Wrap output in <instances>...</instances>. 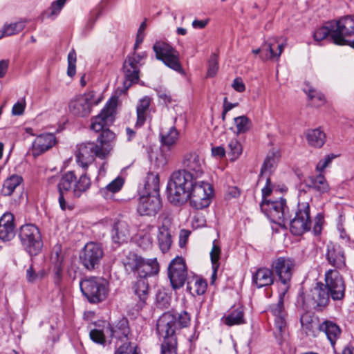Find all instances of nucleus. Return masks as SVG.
I'll use <instances>...</instances> for the list:
<instances>
[{
	"mask_svg": "<svg viewBox=\"0 0 354 354\" xmlns=\"http://www.w3.org/2000/svg\"><path fill=\"white\" fill-rule=\"evenodd\" d=\"M295 266V261L288 257H279L272 263L273 272L279 277V281L285 286L279 294L278 303L274 304L271 308L272 313L275 317L274 323L279 336H282L286 330V313L283 307V297L288 289V284L291 280Z\"/></svg>",
	"mask_w": 354,
	"mask_h": 354,
	"instance_id": "nucleus-1",
	"label": "nucleus"
},
{
	"mask_svg": "<svg viewBox=\"0 0 354 354\" xmlns=\"http://www.w3.org/2000/svg\"><path fill=\"white\" fill-rule=\"evenodd\" d=\"M115 134L110 130L100 133L95 142H83L77 145L75 151L76 162L79 166L86 169L95 160V157L106 158L113 148Z\"/></svg>",
	"mask_w": 354,
	"mask_h": 354,
	"instance_id": "nucleus-2",
	"label": "nucleus"
},
{
	"mask_svg": "<svg viewBox=\"0 0 354 354\" xmlns=\"http://www.w3.org/2000/svg\"><path fill=\"white\" fill-rule=\"evenodd\" d=\"M190 323V316L183 311L178 315L171 313H164L158 320L157 330L164 339L162 344V354H176L177 339L176 333L178 330L185 328Z\"/></svg>",
	"mask_w": 354,
	"mask_h": 354,
	"instance_id": "nucleus-3",
	"label": "nucleus"
},
{
	"mask_svg": "<svg viewBox=\"0 0 354 354\" xmlns=\"http://www.w3.org/2000/svg\"><path fill=\"white\" fill-rule=\"evenodd\" d=\"M91 181L86 174H82L77 180L73 171L65 173L58 183V189L59 192V203L62 210L66 209H72L69 205H66L64 197V192H68L75 198L80 197L91 187Z\"/></svg>",
	"mask_w": 354,
	"mask_h": 354,
	"instance_id": "nucleus-4",
	"label": "nucleus"
},
{
	"mask_svg": "<svg viewBox=\"0 0 354 354\" xmlns=\"http://www.w3.org/2000/svg\"><path fill=\"white\" fill-rule=\"evenodd\" d=\"M194 178L185 171H176L172 173L167 184V191L169 201L174 204L183 203L190 195Z\"/></svg>",
	"mask_w": 354,
	"mask_h": 354,
	"instance_id": "nucleus-5",
	"label": "nucleus"
},
{
	"mask_svg": "<svg viewBox=\"0 0 354 354\" xmlns=\"http://www.w3.org/2000/svg\"><path fill=\"white\" fill-rule=\"evenodd\" d=\"M124 266L127 271L136 272L140 278L157 274L160 270L157 258L145 259L135 253L127 256Z\"/></svg>",
	"mask_w": 354,
	"mask_h": 354,
	"instance_id": "nucleus-6",
	"label": "nucleus"
},
{
	"mask_svg": "<svg viewBox=\"0 0 354 354\" xmlns=\"http://www.w3.org/2000/svg\"><path fill=\"white\" fill-rule=\"evenodd\" d=\"M331 39L335 44L348 45L354 48V17L347 16L333 24Z\"/></svg>",
	"mask_w": 354,
	"mask_h": 354,
	"instance_id": "nucleus-7",
	"label": "nucleus"
},
{
	"mask_svg": "<svg viewBox=\"0 0 354 354\" xmlns=\"http://www.w3.org/2000/svg\"><path fill=\"white\" fill-rule=\"evenodd\" d=\"M80 289L91 303H99L108 295L107 283L105 280L97 277H89L80 281Z\"/></svg>",
	"mask_w": 354,
	"mask_h": 354,
	"instance_id": "nucleus-8",
	"label": "nucleus"
},
{
	"mask_svg": "<svg viewBox=\"0 0 354 354\" xmlns=\"http://www.w3.org/2000/svg\"><path fill=\"white\" fill-rule=\"evenodd\" d=\"M189 199L192 206L198 209L208 207L213 196L212 186L207 182L199 179L194 180L190 190Z\"/></svg>",
	"mask_w": 354,
	"mask_h": 354,
	"instance_id": "nucleus-9",
	"label": "nucleus"
},
{
	"mask_svg": "<svg viewBox=\"0 0 354 354\" xmlns=\"http://www.w3.org/2000/svg\"><path fill=\"white\" fill-rule=\"evenodd\" d=\"M19 238L25 250L30 255H37L41 250L42 241L40 232L32 224H26L21 227Z\"/></svg>",
	"mask_w": 354,
	"mask_h": 354,
	"instance_id": "nucleus-10",
	"label": "nucleus"
},
{
	"mask_svg": "<svg viewBox=\"0 0 354 354\" xmlns=\"http://www.w3.org/2000/svg\"><path fill=\"white\" fill-rule=\"evenodd\" d=\"M158 59L161 60L167 66L175 71L183 72L180 62L179 53L169 44L158 41L153 46Z\"/></svg>",
	"mask_w": 354,
	"mask_h": 354,
	"instance_id": "nucleus-11",
	"label": "nucleus"
},
{
	"mask_svg": "<svg viewBox=\"0 0 354 354\" xmlns=\"http://www.w3.org/2000/svg\"><path fill=\"white\" fill-rule=\"evenodd\" d=\"M104 257V250L101 244L95 242L87 243L80 254V260L82 266L89 271L99 267Z\"/></svg>",
	"mask_w": 354,
	"mask_h": 354,
	"instance_id": "nucleus-12",
	"label": "nucleus"
},
{
	"mask_svg": "<svg viewBox=\"0 0 354 354\" xmlns=\"http://www.w3.org/2000/svg\"><path fill=\"white\" fill-rule=\"evenodd\" d=\"M100 100L95 97L93 91L76 96L68 104L70 113L75 116L86 117L91 113L92 107L98 104Z\"/></svg>",
	"mask_w": 354,
	"mask_h": 354,
	"instance_id": "nucleus-13",
	"label": "nucleus"
},
{
	"mask_svg": "<svg viewBox=\"0 0 354 354\" xmlns=\"http://www.w3.org/2000/svg\"><path fill=\"white\" fill-rule=\"evenodd\" d=\"M261 210L274 223L281 224L288 219V207L285 199L278 201H263L261 204Z\"/></svg>",
	"mask_w": 354,
	"mask_h": 354,
	"instance_id": "nucleus-14",
	"label": "nucleus"
},
{
	"mask_svg": "<svg viewBox=\"0 0 354 354\" xmlns=\"http://www.w3.org/2000/svg\"><path fill=\"white\" fill-rule=\"evenodd\" d=\"M310 229V207L308 203L299 205L295 218L290 223V232L295 235H301Z\"/></svg>",
	"mask_w": 354,
	"mask_h": 354,
	"instance_id": "nucleus-15",
	"label": "nucleus"
},
{
	"mask_svg": "<svg viewBox=\"0 0 354 354\" xmlns=\"http://www.w3.org/2000/svg\"><path fill=\"white\" fill-rule=\"evenodd\" d=\"M168 277L174 289L182 287L187 277L185 262L182 257L173 259L168 267Z\"/></svg>",
	"mask_w": 354,
	"mask_h": 354,
	"instance_id": "nucleus-16",
	"label": "nucleus"
},
{
	"mask_svg": "<svg viewBox=\"0 0 354 354\" xmlns=\"http://www.w3.org/2000/svg\"><path fill=\"white\" fill-rule=\"evenodd\" d=\"M117 105V100L111 99L109 100L101 113L91 120V129L95 132L102 131V133L108 129H104L113 121V115Z\"/></svg>",
	"mask_w": 354,
	"mask_h": 354,
	"instance_id": "nucleus-17",
	"label": "nucleus"
},
{
	"mask_svg": "<svg viewBox=\"0 0 354 354\" xmlns=\"http://www.w3.org/2000/svg\"><path fill=\"white\" fill-rule=\"evenodd\" d=\"M324 286L334 300L342 299L344 296L345 284L343 278L336 270H329L325 274Z\"/></svg>",
	"mask_w": 354,
	"mask_h": 354,
	"instance_id": "nucleus-18",
	"label": "nucleus"
},
{
	"mask_svg": "<svg viewBox=\"0 0 354 354\" xmlns=\"http://www.w3.org/2000/svg\"><path fill=\"white\" fill-rule=\"evenodd\" d=\"M330 295L324 285L317 283L305 296L304 302L307 307L313 308L325 306L329 301Z\"/></svg>",
	"mask_w": 354,
	"mask_h": 354,
	"instance_id": "nucleus-19",
	"label": "nucleus"
},
{
	"mask_svg": "<svg viewBox=\"0 0 354 354\" xmlns=\"http://www.w3.org/2000/svg\"><path fill=\"white\" fill-rule=\"evenodd\" d=\"M183 165L187 174L194 180L200 179L204 173V161L196 152L185 154L183 158Z\"/></svg>",
	"mask_w": 354,
	"mask_h": 354,
	"instance_id": "nucleus-20",
	"label": "nucleus"
},
{
	"mask_svg": "<svg viewBox=\"0 0 354 354\" xmlns=\"http://www.w3.org/2000/svg\"><path fill=\"white\" fill-rule=\"evenodd\" d=\"M162 207L158 194L143 195L140 198L138 212L142 216H154Z\"/></svg>",
	"mask_w": 354,
	"mask_h": 354,
	"instance_id": "nucleus-21",
	"label": "nucleus"
},
{
	"mask_svg": "<svg viewBox=\"0 0 354 354\" xmlns=\"http://www.w3.org/2000/svg\"><path fill=\"white\" fill-rule=\"evenodd\" d=\"M146 57V53H134L132 56H129L123 64V71L126 79L131 83H136L139 79V62Z\"/></svg>",
	"mask_w": 354,
	"mask_h": 354,
	"instance_id": "nucleus-22",
	"label": "nucleus"
},
{
	"mask_svg": "<svg viewBox=\"0 0 354 354\" xmlns=\"http://www.w3.org/2000/svg\"><path fill=\"white\" fill-rule=\"evenodd\" d=\"M14 215L5 213L0 218V239L3 241L12 240L16 234Z\"/></svg>",
	"mask_w": 354,
	"mask_h": 354,
	"instance_id": "nucleus-23",
	"label": "nucleus"
},
{
	"mask_svg": "<svg viewBox=\"0 0 354 354\" xmlns=\"http://www.w3.org/2000/svg\"><path fill=\"white\" fill-rule=\"evenodd\" d=\"M56 143L55 136L53 133H44L37 136L32 143V153L35 156L48 151Z\"/></svg>",
	"mask_w": 354,
	"mask_h": 354,
	"instance_id": "nucleus-24",
	"label": "nucleus"
},
{
	"mask_svg": "<svg viewBox=\"0 0 354 354\" xmlns=\"http://www.w3.org/2000/svg\"><path fill=\"white\" fill-rule=\"evenodd\" d=\"M131 226L126 219L118 220L113 225L111 236L113 241L118 244L125 242L130 236Z\"/></svg>",
	"mask_w": 354,
	"mask_h": 354,
	"instance_id": "nucleus-25",
	"label": "nucleus"
},
{
	"mask_svg": "<svg viewBox=\"0 0 354 354\" xmlns=\"http://www.w3.org/2000/svg\"><path fill=\"white\" fill-rule=\"evenodd\" d=\"M326 259L332 266L338 269L343 268L346 265L344 251L338 245H328Z\"/></svg>",
	"mask_w": 354,
	"mask_h": 354,
	"instance_id": "nucleus-26",
	"label": "nucleus"
},
{
	"mask_svg": "<svg viewBox=\"0 0 354 354\" xmlns=\"http://www.w3.org/2000/svg\"><path fill=\"white\" fill-rule=\"evenodd\" d=\"M306 185L309 189L319 194H324L330 191L329 184L322 174L308 177L306 180Z\"/></svg>",
	"mask_w": 354,
	"mask_h": 354,
	"instance_id": "nucleus-27",
	"label": "nucleus"
},
{
	"mask_svg": "<svg viewBox=\"0 0 354 354\" xmlns=\"http://www.w3.org/2000/svg\"><path fill=\"white\" fill-rule=\"evenodd\" d=\"M302 330L308 336L315 337L319 331V326L317 318L311 316L308 313L304 314L300 319Z\"/></svg>",
	"mask_w": 354,
	"mask_h": 354,
	"instance_id": "nucleus-28",
	"label": "nucleus"
},
{
	"mask_svg": "<svg viewBox=\"0 0 354 354\" xmlns=\"http://www.w3.org/2000/svg\"><path fill=\"white\" fill-rule=\"evenodd\" d=\"M104 330L105 333L109 334L111 337L119 339H121L123 337H127L129 333L127 320L126 319L120 320L115 326H112L110 324H107V326H104Z\"/></svg>",
	"mask_w": 354,
	"mask_h": 354,
	"instance_id": "nucleus-29",
	"label": "nucleus"
},
{
	"mask_svg": "<svg viewBox=\"0 0 354 354\" xmlns=\"http://www.w3.org/2000/svg\"><path fill=\"white\" fill-rule=\"evenodd\" d=\"M22 183L23 178L21 176L12 174L3 181L1 193L5 196H11L17 189L21 187Z\"/></svg>",
	"mask_w": 354,
	"mask_h": 354,
	"instance_id": "nucleus-30",
	"label": "nucleus"
},
{
	"mask_svg": "<svg viewBox=\"0 0 354 354\" xmlns=\"http://www.w3.org/2000/svg\"><path fill=\"white\" fill-rule=\"evenodd\" d=\"M252 281L257 288L272 284L274 281L272 270L266 268H259L253 275Z\"/></svg>",
	"mask_w": 354,
	"mask_h": 354,
	"instance_id": "nucleus-31",
	"label": "nucleus"
},
{
	"mask_svg": "<svg viewBox=\"0 0 354 354\" xmlns=\"http://www.w3.org/2000/svg\"><path fill=\"white\" fill-rule=\"evenodd\" d=\"M305 137L308 145L315 148H321L326 142V134L320 128L307 130Z\"/></svg>",
	"mask_w": 354,
	"mask_h": 354,
	"instance_id": "nucleus-32",
	"label": "nucleus"
},
{
	"mask_svg": "<svg viewBox=\"0 0 354 354\" xmlns=\"http://www.w3.org/2000/svg\"><path fill=\"white\" fill-rule=\"evenodd\" d=\"M160 137L162 146L167 147L168 149H171L176 145L179 139V132L176 128L173 126L168 129H162Z\"/></svg>",
	"mask_w": 354,
	"mask_h": 354,
	"instance_id": "nucleus-33",
	"label": "nucleus"
},
{
	"mask_svg": "<svg viewBox=\"0 0 354 354\" xmlns=\"http://www.w3.org/2000/svg\"><path fill=\"white\" fill-rule=\"evenodd\" d=\"M319 331H322L326 334L330 344L334 347L341 332L339 326L330 321H325L320 324Z\"/></svg>",
	"mask_w": 354,
	"mask_h": 354,
	"instance_id": "nucleus-34",
	"label": "nucleus"
},
{
	"mask_svg": "<svg viewBox=\"0 0 354 354\" xmlns=\"http://www.w3.org/2000/svg\"><path fill=\"white\" fill-rule=\"evenodd\" d=\"M169 221H166V222L158 228V240L159 247L164 253L169 250L172 243L171 236L167 225Z\"/></svg>",
	"mask_w": 354,
	"mask_h": 354,
	"instance_id": "nucleus-35",
	"label": "nucleus"
},
{
	"mask_svg": "<svg viewBox=\"0 0 354 354\" xmlns=\"http://www.w3.org/2000/svg\"><path fill=\"white\" fill-rule=\"evenodd\" d=\"M207 287V284L205 280L196 277L188 281L187 288L190 293L195 296L203 295Z\"/></svg>",
	"mask_w": 354,
	"mask_h": 354,
	"instance_id": "nucleus-36",
	"label": "nucleus"
},
{
	"mask_svg": "<svg viewBox=\"0 0 354 354\" xmlns=\"http://www.w3.org/2000/svg\"><path fill=\"white\" fill-rule=\"evenodd\" d=\"M222 322L227 326L242 324L244 323L243 312L241 308H237L222 318Z\"/></svg>",
	"mask_w": 354,
	"mask_h": 354,
	"instance_id": "nucleus-37",
	"label": "nucleus"
},
{
	"mask_svg": "<svg viewBox=\"0 0 354 354\" xmlns=\"http://www.w3.org/2000/svg\"><path fill=\"white\" fill-rule=\"evenodd\" d=\"M159 176L156 173H149L145 183V189L147 194H158L159 190Z\"/></svg>",
	"mask_w": 354,
	"mask_h": 354,
	"instance_id": "nucleus-38",
	"label": "nucleus"
},
{
	"mask_svg": "<svg viewBox=\"0 0 354 354\" xmlns=\"http://www.w3.org/2000/svg\"><path fill=\"white\" fill-rule=\"evenodd\" d=\"M150 104V98L145 97L140 100L137 106V121L136 125L141 127L145 122V113Z\"/></svg>",
	"mask_w": 354,
	"mask_h": 354,
	"instance_id": "nucleus-39",
	"label": "nucleus"
},
{
	"mask_svg": "<svg viewBox=\"0 0 354 354\" xmlns=\"http://www.w3.org/2000/svg\"><path fill=\"white\" fill-rule=\"evenodd\" d=\"M278 162L277 155L272 152L269 153L264 160L263 166L261 169V178H263L264 176H268L272 171V169L275 167Z\"/></svg>",
	"mask_w": 354,
	"mask_h": 354,
	"instance_id": "nucleus-40",
	"label": "nucleus"
},
{
	"mask_svg": "<svg viewBox=\"0 0 354 354\" xmlns=\"http://www.w3.org/2000/svg\"><path fill=\"white\" fill-rule=\"evenodd\" d=\"M234 122L236 127L234 132L236 134H241L247 132L251 126V122L250 119L245 115L235 118L234 119Z\"/></svg>",
	"mask_w": 354,
	"mask_h": 354,
	"instance_id": "nucleus-41",
	"label": "nucleus"
},
{
	"mask_svg": "<svg viewBox=\"0 0 354 354\" xmlns=\"http://www.w3.org/2000/svg\"><path fill=\"white\" fill-rule=\"evenodd\" d=\"M221 254V248L216 240L212 243V248L210 251V259L213 270H218L220 266L219 259Z\"/></svg>",
	"mask_w": 354,
	"mask_h": 354,
	"instance_id": "nucleus-42",
	"label": "nucleus"
},
{
	"mask_svg": "<svg viewBox=\"0 0 354 354\" xmlns=\"http://www.w3.org/2000/svg\"><path fill=\"white\" fill-rule=\"evenodd\" d=\"M148 290L149 286L146 278L140 277L135 285V293L141 301H145L147 298Z\"/></svg>",
	"mask_w": 354,
	"mask_h": 354,
	"instance_id": "nucleus-43",
	"label": "nucleus"
},
{
	"mask_svg": "<svg viewBox=\"0 0 354 354\" xmlns=\"http://www.w3.org/2000/svg\"><path fill=\"white\" fill-rule=\"evenodd\" d=\"M305 93L308 95L310 100L313 102L314 105L321 106L324 104V95L311 86L304 88Z\"/></svg>",
	"mask_w": 354,
	"mask_h": 354,
	"instance_id": "nucleus-44",
	"label": "nucleus"
},
{
	"mask_svg": "<svg viewBox=\"0 0 354 354\" xmlns=\"http://www.w3.org/2000/svg\"><path fill=\"white\" fill-rule=\"evenodd\" d=\"M227 153L232 160H235L242 153V147L236 139H232L230 141Z\"/></svg>",
	"mask_w": 354,
	"mask_h": 354,
	"instance_id": "nucleus-45",
	"label": "nucleus"
},
{
	"mask_svg": "<svg viewBox=\"0 0 354 354\" xmlns=\"http://www.w3.org/2000/svg\"><path fill=\"white\" fill-rule=\"evenodd\" d=\"M26 21H19L4 26L3 35L10 36L21 32L25 28Z\"/></svg>",
	"mask_w": 354,
	"mask_h": 354,
	"instance_id": "nucleus-46",
	"label": "nucleus"
},
{
	"mask_svg": "<svg viewBox=\"0 0 354 354\" xmlns=\"http://www.w3.org/2000/svg\"><path fill=\"white\" fill-rule=\"evenodd\" d=\"M124 184V180L122 178L118 177L111 181L105 188L102 189L100 192L102 195H105L106 192H111V193H115L119 192L122 187Z\"/></svg>",
	"mask_w": 354,
	"mask_h": 354,
	"instance_id": "nucleus-47",
	"label": "nucleus"
},
{
	"mask_svg": "<svg viewBox=\"0 0 354 354\" xmlns=\"http://www.w3.org/2000/svg\"><path fill=\"white\" fill-rule=\"evenodd\" d=\"M114 354H138V352L136 345L126 342L118 346Z\"/></svg>",
	"mask_w": 354,
	"mask_h": 354,
	"instance_id": "nucleus-48",
	"label": "nucleus"
},
{
	"mask_svg": "<svg viewBox=\"0 0 354 354\" xmlns=\"http://www.w3.org/2000/svg\"><path fill=\"white\" fill-rule=\"evenodd\" d=\"M46 275L44 270L37 271L33 266H30L26 270V279L29 282H34L44 278Z\"/></svg>",
	"mask_w": 354,
	"mask_h": 354,
	"instance_id": "nucleus-49",
	"label": "nucleus"
},
{
	"mask_svg": "<svg viewBox=\"0 0 354 354\" xmlns=\"http://www.w3.org/2000/svg\"><path fill=\"white\" fill-rule=\"evenodd\" d=\"M64 253L61 245H55L51 252L50 261L54 265H62Z\"/></svg>",
	"mask_w": 354,
	"mask_h": 354,
	"instance_id": "nucleus-50",
	"label": "nucleus"
},
{
	"mask_svg": "<svg viewBox=\"0 0 354 354\" xmlns=\"http://www.w3.org/2000/svg\"><path fill=\"white\" fill-rule=\"evenodd\" d=\"M267 46L268 50L269 51V53L266 55V59H277L278 60L280 57L286 44H279L277 46L278 48V53H274L273 49V43H268L266 44Z\"/></svg>",
	"mask_w": 354,
	"mask_h": 354,
	"instance_id": "nucleus-51",
	"label": "nucleus"
},
{
	"mask_svg": "<svg viewBox=\"0 0 354 354\" xmlns=\"http://www.w3.org/2000/svg\"><path fill=\"white\" fill-rule=\"evenodd\" d=\"M77 61L76 53L75 50H72L68 55V69L67 74L70 77H73L75 75V64Z\"/></svg>",
	"mask_w": 354,
	"mask_h": 354,
	"instance_id": "nucleus-52",
	"label": "nucleus"
},
{
	"mask_svg": "<svg viewBox=\"0 0 354 354\" xmlns=\"http://www.w3.org/2000/svg\"><path fill=\"white\" fill-rule=\"evenodd\" d=\"M218 70V57H217L216 55L213 54L210 57V59L208 62L207 77H214L216 75Z\"/></svg>",
	"mask_w": 354,
	"mask_h": 354,
	"instance_id": "nucleus-53",
	"label": "nucleus"
},
{
	"mask_svg": "<svg viewBox=\"0 0 354 354\" xmlns=\"http://www.w3.org/2000/svg\"><path fill=\"white\" fill-rule=\"evenodd\" d=\"M153 243V237L149 232H146L140 236L138 240V245L144 250L151 248Z\"/></svg>",
	"mask_w": 354,
	"mask_h": 354,
	"instance_id": "nucleus-54",
	"label": "nucleus"
},
{
	"mask_svg": "<svg viewBox=\"0 0 354 354\" xmlns=\"http://www.w3.org/2000/svg\"><path fill=\"white\" fill-rule=\"evenodd\" d=\"M332 25L328 28L327 26H323L317 30L314 33V38L316 41H322L326 39L328 35L331 37Z\"/></svg>",
	"mask_w": 354,
	"mask_h": 354,
	"instance_id": "nucleus-55",
	"label": "nucleus"
},
{
	"mask_svg": "<svg viewBox=\"0 0 354 354\" xmlns=\"http://www.w3.org/2000/svg\"><path fill=\"white\" fill-rule=\"evenodd\" d=\"M335 158V156L333 154H328L323 159L318 162L316 166V170L319 171V174H322L324 169L329 166Z\"/></svg>",
	"mask_w": 354,
	"mask_h": 354,
	"instance_id": "nucleus-56",
	"label": "nucleus"
},
{
	"mask_svg": "<svg viewBox=\"0 0 354 354\" xmlns=\"http://www.w3.org/2000/svg\"><path fill=\"white\" fill-rule=\"evenodd\" d=\"M104 330H105L104 329ZM105 331L98 329H93L90 331L89 335L91 339L95 343L103 344L105 342Z\"/></svg>",
	"mask_w": 354,
	"mask_h": 354,
	"instance_id": "nucleus-57",
	"label": "nucleus"
},
{
	"mask_svg": "<svg viewBox=\"0 0 354 354\" xmlns=\"http://www.w3.org/2000/svg\"><path fill=\"white\" fill-rule=\"evenodd\" d=\"M324 221V216L322 214H318L315 218L313 227V232L315 235H319L321 234Z\"/></svg>",
	"mask_w": 354,
	"mask_h": 354,
	"instance_id": "nucleus-58",
	"label": "nucleus"
},
{
	"mask_svg": "<svg viewBox=\"0 0 354 354\" xmlns=\"http://www.w3.org/2000/svg\"><path fill=\"white\" fill-rule=\"evenodd\" d=\"M26 107L25 100L18 102L14 104L12 109V114L13 115H21L24 113Z\"/></svg>",
	"mask_w": 354,
	"mask_h": 354,
	"instance_id": "nucleus-59",
	"label": "nucleus"
},
{
	"mask_svg": "<svg viewBox=\"0 0 354 354\" xmlns=\"http://www.w3.org/2000/svg\"><path fill=\"white\" fill-rule=\"evenodd\" d=\"M266 178V185L262 188V195L263 198V201H266V198L270 195L272 192V186H271V182L270 177L268 176H264Z\"/></svg>",
	"mask_w": 354,
	"mask_h": 354,
	"instance_id": "nucleus-60",
	"label": "nucleus"
},
{
	"mask_svg": "<svg viewBox=\"0 0 354 354\" xmlns=\"http://www.w3.org/2000/svg\"><path fill=\"white\" fill-rule=\"evenodd\" d=\"M240 195V191L236 187H230L225 194V198L230 200L232 198H236Z\"/></svg>",
	"mask_w": 354,
	"mask_h": 354,
	"instance_id": "nucleus-61",
	"label": "nucleus"
},
{
	"mask_svg": "<svg viewBox=\"0 0 354 354\" xmlns=\"http://www.w3.org/2000/svg\"><path fill=\"white\" fill-rule=\"evenodd\" d=\"M232 86L235 91L239 93L243 92L245 90V86L240 77H237L234 80Z\"/></svg>",
	"mask_w": 354,
	"mask_h": 354,
	"instance_id": "nucleus-62",
	"label": "nucleus"
},
{
	"mask_svg": "<svg viewBox=\"0 0 354 354\" xmlns=\"http://www.w3.org/2000/svg\"><path fill=\"white\" fill-rule=\"evenodd\" d=\"M66 0H57L51 6L52 15H57L63 6L64 5Z\"/></svg>",
	"mask_w": 354,
	"mask_h": 354,
	"instance_id": "nucleus-63",
	"label": "nucleus"
},
{
	"mask_svg": "<svg viewBox=\"0 0 354 354\" xmlns=\"http://www.w3.org/2000/svg\"><path fill=\"white\" fill-rule=\"evenodd\" d=\"M212 154L214 157L221 158L225 156V150L221 146L214 147L212 148Z\"/></svg>",
	"mask_w": 354,
	"mask_h": 354,
	"instance_id": "nucleus-64",
	"label": "nucleus"
}]
</instances>
